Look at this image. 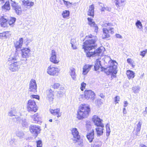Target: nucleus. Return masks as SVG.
Instances as JSON below:
<instances>
[{
    "instance_id": "61",
    "label": "nucleus",
    "mask_w": 147,
    "mask_h": 147,
    "mask_svg": "<svg viewBox=\"0 0 147 147\" xmlns=\"http://www.w3.org/2000/svg\"><path fill=\"white\" fill-rule=\"evenodd\" d=\"M116 37L118 38L121 39L122 38V36L119 34H116Z\"/></svg>"
},
{
    "instance_id": "60",
    "label": "nucleus",
    "mask_w": 147,
    "mask_h": 147,
    "mask_svg": "<svg viewBox=\"0 0 147 147\" xmlns=\"http://www.w3.org/2000/svg\"><path fill=\"white\" fill-rule=\"evenodd\" d=\"M144 116H145L147 114V107H145V111H144L143 113Z\"/></svg>"
},
{
    "instance_id": "44",
    "label": "nucleus",
    "mask_w": 147,
    "mask_h": 147,
    "mask_svg": "<svg viewBox=\"0 0 147 147\" xmlns=\"http://www.w3.org/2000/svg\"><path fill=\"white\" fill-rule=\"evenodd\" d=\"M69 11L65 10L62 13L63 17L65 18L69 16Z\"/></svg>"
},
{
    "instance_id": "3",
    "label": "nucleus",
    "mask_w": 147,
    "mask_h": 147,
    "mask_svg": "<svg viewBox=\"0 0 147 147\" xmlns=\"http://www.w3.org/2000/svg\"><path fill=\"white\" fill-rule=\"evenodd\" d=\"M115 63L109 65V66L107 68H103V71L107 75L111 74L112 79L115 77V75L117 73V65Z\"/></svg>"
},
{
    "instance_id": "34",
    "label": "nucleus",
    "mask_w": 147,
    "mask_h": 147,
    "mask_svg": "<svg viewBox=\"0 0 147 147\" xmlns=\"http://www.w3.org/2000/svg\"><path fill=\"white\" fill-rule=\"evenodd\" d=\"M102 144L101 142L98 141L97 142H93L91 144V147H101Z\"/></svg>"
},
{
    "instance_id": "39",
    "label": "nucleus",
    "mask_w": 147,
    "mask_h": 147,
    "mask_svg": "<svg viewBox=\"0 0 147 147\" xmlns=\"http://www.w3.org/2000/svg\"><path fill=\"white\" fill-rule=\"evenodd\" d=\"M16 136L20 138H22L24 136L23 132L21 131L18 130L16 132Z\"/></svg>"
},
{
    "instance_id": "27",
    "label": "nucleus",
    "mask_w": 147,
    "mask_h": 147,
    "mask_svg": "<svg viewBox=\"0 0 147 147\" xmlns=\"http://www.w3.org/2000/svg\"><path fill=\"white\" fill-rule=\"evenodd\" d=\"M32 117L34 123H37L41 120V118L38 113L32 115Z\"/></svg>"
},
{
    "instance_id": "50",
    "label": "nucleus",
    "mask_w": 147,
    "mask_h": 147,
    "mask_svg": "<svg viewBox=\"0 0 147 147\" xmlns=\"http://www.w3.org/2000/svg\"><path fill=\"white\" fill-rule=\"evenodd\" d=\"M37 143V147H42V143L41 140H39L36 141Z\"/></svg>"
},
{
    "instance_id": "19",
    "label": "nucleus",
    "mask_w": 147,
    "mask_h": 147,
    "mask_svg": "<svg viewBox=\"0 0 147 147\" xmlns=\"http://www.w3.org/2000/svg\"><path fill=\"white\" fill-rule=\"evenodd\" d=\"M94 69L95 71L98 70L100 68H101V71H103V68L101 64V61L99 59H97L95 61V64L94 66Z\"/></svg>"
},
{
    "instance_id": "9",
    "label": "nucleus",
    "mask_w": 147,
    "mask_h": 147,
    "mask_svg": "<svg viewBox=\"0 0 147 147\" xmlns=\"http://www.w3.org/2000/svg\"><path fill=\"white\" fill-rule=\"evenodd\" d=\"M59 71L58 68L55 67L52 65H50L47 69V73L50 75L55 76L57 74Z\"/></svg>"
},
{
    "instance_id": "6",
    "label": "nucleus",
    "mask_w": 147,
    "mask_h": 147,
    "mask_svg": "<svg viewBox=\"0 0 147 147\" xmlns=\"http://www.w3.org/2000/svg\"><path fill=\"white\" fill-rule=\"evenodd\" d=\"M30 132L35 137H36L40 133L41 129L40 127L36 125H31L29 127Z\"/></svg>"
},
{
    "instance_id": "23",
    "label": "nucleus",
    "mask_w": 147,
    "mask_h": 147,
    "mask_svg": "<svg viewBox=\"0 0 147 147\" xmlns=\"http://www.w3.org/2000/svg\"><path fill=\"white\" fill-rule=\"evenodd\" d=\"M50 111L51 114L54 115H57L58 117H60L61 115V113H60L59 109L58 108L54 110L50 109Z\"/></svg>"
},
{
    "instance_id": "25",
    "label": "nucleus",
    "mask_w": 147,
    "mask_h": 147,
    "mask_svg": "<svg viewBox=\"0 0 147 147\" xmlns=\"http://www.w3.org/2000/svg\"><path fill=\"white\" fill-rule=\"evenodd\" d=\"M102 30L103 34L102 36V38L103 39H105L110 37V35L109 34V30L107 28H103Z\"/></svg>"
},
{
    "instance_id": "32",
    "label": "nucleus",
    "mask_w": 147,
    "mask_h": 147,
    "mask_svg": "<svg viewBox=\"0 0 147 147\" xmlns=\"http://www.w3.org/2000/svg\"><path fill=\"white\" fill-rule=\"evenodd\" d=\"M127 75L129 79L133 78L135 76V73L132 71L128 70L127 71Z\"/></svg>"
},
{
    "instance_id": "47",
    "label": "nucleus",
    "mask_w": 147,
    "mask_h": 147,
    "mask_svg": "<svg viewBox=\"0 0 147 147\" xmlns=\"http://www.w3.org/2000/svg\"><path fill=\"white\" fill-rule=\"evenodd\" d=\"M15 111L14 110H12L9 111L8 115L9 116L11 117L12 116H15Z\"/></svg>"
},
{
    "instance_id": "63",
    "label": "nucleus",
    "mask_w": 147,
    "mask_h": 147,
    "mask_svg": "<svg viewBox=\"0 0 147 147\" xmlns=\"http://www.w3.org/2000/svg\"><path fill=\"white\" fill-rule=\"evenodd\" d=\"M71 47L73 48V49H77V47L76 46V44H71Z\"/></svg>"
},
{
    "instance_id": "48",
    "label": "nucleus",
    "mask_w": 147,
    "mask_h": 147,
    "mask_svg": "<svg viewBox=\"0 0 147 147\" xmlns=\"http://www.w3.org/2000/svg\"><path fill=\"white\" fill-rule=\"evenodd\" d=\"M88 20L89 22V24L90 26H92V25L95 24V22L92 21V19L91 18H88Z\"/></svg>"
},
{
    "instance_id": "15",
    "label": "nucleus",
    "mask_w": 147,
    "mask_h": 147,
    "mask_svg": "<svg viewBox=\"0 0 147 147\" xmlns=\"http://www.w3.org/2000/svg\"><path fill=\"white\" fill-rule=\"evenodd\" d=\"M51 55L50 61L55 64L58 63L59 61L57 59L56 52L54 50H53L51 51Z\"/></svg>"
},
{
    "instance_id": "54",
    "label": "nucleus",
    "mask_w": 147,
    "mask_h": 147,
    "mask_svg": "<svg viewBox=\"0 0 147 147\" xmlns=\"http://www.w3.org/2000/svg\"><path fill=\"white\" fill-rule=\"evenodd\" d=\"M64 3L67 7L70 6L71 4L69 2L66 1L65 0H63Z\"/></svg>"
},
{
    "instance_id": "1",
    "label": "nucleus",
    "mask_w": 147,
    "mask_h": 147,
    "mask_svg": "<svg viewBox=\"0 0 147 147\" xmlns=\"http://www.w3.org/2000/svg\"><path fill=\"white\" fill-rule=\"evenodd\" d=\"M90 111V109L88 104L80 106L77 113V117L79 119H82L87 117Z\"/></svg>"
},
{
    "instance_id": "46",
    "label": "nucleus",
    "mask_w": 147,
    "mask_h": 147,
    "mask_svg": "<svg viewBox=\"0 0 147 147\" xmlns=\"http://www.w3.org/2000/svg\"><path fill=\"white\" fill-rule=\"evenodd\" d=\"M140 89L139 87L137 86L133 87L132 89L135 93H136L139 92Z\"/></svg>"
},
{
    "instance_id": "58",
    "label": "nucleus",
    "mask_w": 147,
    "mask_h": 147,
    "mask_svg": "<svg viewBox=\"0 0 147 147\" xmlns=\"http://www.w3.org/2000/svg\"><path fill=\"white\" fill-rule=\"evenodd\" d=\"M92 26L94 27L95 32H96L98 31V27L97 26V25L95 23V24L92 25Z\"/></svg>"
},
{
    "instance_id": "38",
    "label": "nucleus",
    "mask_w": 147,
    "mask_h": 147,
    "mask_svg": "<svg viewBox=\"0 0 147 147\" xmlns=\"http://www.w3.org/2000/svg\"><path fill=\"white\" fill-rule=\"evenodd\" d=\"M10 35V33L9 31L4 32L0 33V37H4L5 38L9 37Z\"/></svg>"
},
{
    "instance_id": "57",
    "label": "nucleus",
    "mask_w": 147,
    "mask_h": 147,
    "mask_svg": "<svg viewBox=\"0 0 147 147\" xmlns=\"http://www.w3.org/2000/svg\"><path fill=\"white\" fill-rule=\"evenodd\" d=\"M76 41L75 39H71L70 41V43L71 44H76Z\"/></svg>"
},
{
    "instance_id": "53",
    "label": "nucleus",
    "mask_w": 147,
    "mask_h": 147,
    "mask_svg": "<svg viewBox=\"0 0 147 147\" xmlns=\"http://www.w3.org/2000/svg\"><path fill=\"white\" fill-rule=\"evenodd\" d=\"M86 85V84L84 82H82L81 84V86L80 87V89L82 91H83L84 90V89L85 88Z\"/></svg>"
},
{
    "instance_id": "12",
    "label": "nucleus",
    "mask_w": 147,
    "mask_h": 147,
    "mask_svg": "<svg viewBox=\"0 0 147 147\" xmlns=\"http://www.w3.org/2000/svg\"><path fill=\"white\" fill-rule=\"evenodd\" d=\"M84 95L86 99H90L93 100L94 98L95 94L92 90H88L85 91Z\"/></svg>"
},
{
    "instance_id": "4",
    "label": "nucleus",
    "mask_w": 147,
    "mask_h": 147,
    "mask_svg": "<svg viewBox=\"0 0 147 147\" xmlns=\"http://www.w3.org/2000/svg\"><path fill=\"white\" fill-rule=\"evenodd\" d=\"M72 134L73 137L72 139L74 143L78 142V145L80 147H82L83 146V140L80 139V136L77 129L73 128L71 130Z\"/></svg>"
},
{
    "instance_id": "62",
    "label": "nucleus",
    "mask_w": 147,
    "mask_h": 147,
    "mask_svg": "<svg viewBox=\"0 0 147 147\" xmlns=\"http://www.w3.org/2000/svg\"><path fill=\"white\" fill-rule=\"evenodd\" d=\"M104 9H105V10L108 11H110L111 10V8L110 7H104Z\"/></svg>"
},
{
    "instance_id": "2",
    "label": "nucleus",
    "mask_w": 147,
    "mask_h": 147,
    "mask_svg": "<svg viewBox=\"0 0 147 147\" xmlns=\"http://www.w3.org/2000/svg\"><path fill=\"white\" fill-rule=\"evenodd\" d=\"M86 37L92 38V39L86 40L84 42L82 45V49H84L85 51L86 50H90L94 49L95 47L94 44L97 40V38L96 36H93L91 34L87 36Z\"/></svg>"
},
{
    "instance_id": "16",
    "label": "nucleus",
    "mask_w": 147,
    "mask_h": 147,
    "mask_svg": "<svg viewBox=\"0 0 147 147\" xmlns=\"http://www.w3.org/2000/svg\"><path fill=\"white\" fill-rule=\"evenodd\" d=\"M142 124V122L141 121H139L134 127V132L137 136H138L140 134Z\"/></svg>"
},
{
    "instance_id": "42",
    "label": "nucleus",
    "mask_w": 147,
    "mask_h": 147,
    "mask_svg": "<svg viewBox=\"0 0 147 147\" xmlns=\"http://www.w3.org/2000/svg\"><path fill=\"white\" fill-rule=\"evenodd\" d=\"M136 26L137 27L140 29H141L142 28V24L140 20H137V21L136 23Z\"/></svg>"
},
{
    "instance_id": "21",
    "label": "nucleus",
    "mask_w": 147,
    "mask_h": 147,
    "mask_svg": "<svg viewBox=\"0 0 147 147\" xmlns=\"http://www.w3.org/2000/svg\"><path fill=\"white\" fill-rule=\"evenodd\" d=\"M18 58V55L17 52H16L12 54L8 59V61L14 62V61L17 60Z\"/></svg>"
},
{
    "instance_id": "22",
    "label": "nucleus",
    "mask_w": 147,
    "mask_h": 147,
    "mask_svg": "<svg viewBox=\"0 0 147 147\" xmlns=\"http://www.w3.org/2000/svg\"><path fill=\"white\" fill-rule=\"evenodd\" d=\"M94 131L93 129H92L90 132L87 134L86 137L90 142L93 141L94 138Z\"/></svg>"
},
{
    "instance_id": "28",
    "label": "nucleus",
    "mask_w": 147,
    "mask_h": 147,
    "mask_svg": "<svg viewBox=\"0 0 147 147\" xmlns=\"http://www.w3.org/2000/svg\"><path fill=\"white\" fill-rule=\"evenodd\" d=\"M94 6L93 4H92L89 6L88 13V16L93 17L94 16Z\"/></svg>"
},
{
    "instance_id": "49",
    "label": "nucleus",
    "mask_w": 147,
    "mask_h": 147,
    "mask_svg": "<svg viewBox=\"0 0 147 147\" xmlns=\"http://www.w3.org/2000/svg\"><path fill=\"white\" fill-rule=\"evenodd\" d=\"M113 26L112 24L111 23H103L102 24V27H106L108 28V27H110V26Z\"/></svg>"
},
{
    "instance_id": "59",
    "label": "nucleus",
    "mask_w": 147,
    "mask_h": 147,
    "mask_svg": "<svg viewBox=\"0 0 147 147\" xmlns=\"http://www.w3.org/2000/svg\"><path fill=\"white\" fill-rule=\"evenodd\" d=\"M108 28H109V30L111 34H113L114 33V29L113 28L110 26Z\"/></svg>"
},
{
    "instance_id": "64",
    "label": "nucleus",
    "mask_w": 147,
    "mask_h": 147,
    "mask_svg": "<svg viewBox=\"0 0 147 147\" xmlns=\"http://www.w3.org/2000/svg\"><path fill=\"white\" fill-rule=\"evenodd\" d=\"M124 107H125L127 106V105H128V103L127 101H125L124 102Z\"/></svg>"
},
{
    "instance_id": "52",
    "label": "nucleus",
    "mask_w": 147,
    "mask_h": 147,
    "mask_svg": "<svg viewBox=\"0 0 147 147\" xmlns=\"http://www.w3.org/2000/svg\"><path fill=\"white\" fill-rule=\"evenodd\" d=\"M147 52V49H146L145 50H144L141 52H140V55L142 56L143 57H144L145 55L146 54Z\"/></svg>"
},
{
    "instance_id": "36",
    "label": "nucleus",
    "mask_w": 147,
    "mask_h": 147,
    "mask_svg": "<svg viewBox=\"0 0 147 147\" xmlns=\"http://www.w3.org/2000/svg\"><path fill=\"white\" fill-rule=\"evenodd\" d=\"M22 3L23 5L25 6L32 7L34 5V3L32 2H30L29 1L24 0L22 1Z\"/></svg>"
},
{
    "instance_id": "45",
    "label": "nucleus",
    "mask_w": 147,
    "mask_h": 147,
    "mask_svg": "<svg viewBox=\"0 0 147 147\" xmlns=\"http://www.w3.org/2000/svg\"><path fill=\"white\" fill-rule=\"evenodd\" d=\"M60 86V85L58 83H55L54 84L51 85V87L54 89L59 88Z\"/></svg>"
},
{
    "instance_id": "37",
    "label": "nucleus",
    "mask_w": 147,
    "mask_h": 147,
    "mask_svg": "<svg viewBox=\"0 0 147 147\" xmlns=\"http://www.w3.org/2000/svg\"><path fill=\"white\" fill-rule=\"evenodd\" d=\"M13 9L15 11L16 13L18 15H20L22 13V10L20 5L17 7Z\"/></svg>"
},
{
    "instance_id": "43",
    "label": "nucleus",
    "mask_w": 147,
    "mask_h": 147,
    "mask_svg": "<svg viewBox=\"0 0 147 147\" xmlns=\"http://www.w3.org/2000/svg\"><path fill=\"white\" fill-rule=\"evenodd\" d=\"M16 18L14 17H11L8 22V25H11L13 24L15 22Z\"/></svg>"
},
{
    "instance_id": "35",
    "label": "nucleus",
    "mask_w": 147,
    "mask_h": 147,
    "mask_svg": "<svg viewBox=\"0 0 147 147\" xmlns=\"http://www.w3.org/2000/svg\"><path fill=\"white\" fill-rule=\"evenodd\" d=\"M70 75L73 80L76 79V75L75 73V70L73 67L70 69Z\"/></svg>"
},
{
    "instance_id": "51",
    "label": "nucleus",
    "mask_w": 147,
    "mask_h": 147,
    "mask_svg": "<svg viewBox=\"0 0 147 147\" xmlns=\"http://www.w3.org/2000/svg\"><path fill=\"white\" fill-rule=\"evenodd\" d=\"M127 62L129 64L131 65L133 67H134L133 66H134L133 65V60L131 58H128L127 59Z\"/></svg>"
},
{
    "instance_id": "26",
    "label": "nucleus",
    "mask_w": 147,
    "mask_h": 147,
    "mask_svg": "<svg viewBox=\"0 0 147 147\" xmlns=\"http://www.w3.org/2000/svg\"><path fill=\"white\" fill-rule=\"evenodd\" d=\"M103 127H98L96 128V131L97 136H99L102 135L103 133V130L104 129Z\"/></svg>"
},
{
    "instance_id": "14",
    "label": "nucleus",
    "mask_w": 147,
    "mask_h": 147,
    "mask_svg": "<svg viewBox=\"0 0 147 147\" xmlns=\"http://www.w3.org/2000/svg\"><path fill=\"white\" fill-rule=\"evenodd\" d=\"M0 24L3 27H7L8 26V20L6 16H0Z\"/></svg>"
},
{
    "instance_id": "20",
    "label": "nucleus",
    "mask_w": 147,
    "mask_h": 147,
    "mask_svg": "<svg viewBox=\"0 0 147 147\" xmlns=\"http://www.w3.org/2000/svg\"><path fill=\"white\" fill-rule=\"evenodd\" d=\"M53 91L51 89L47 91V98L48 99L50 102H52L53 98Z\"/></svg>"
},
{
    "instance_id": "40",
    "label": "nucleus",
    "mask_w": 147,
    "mask_h": 147,
    "mask_svg": "<svg viewBox=\"0 0 147 147\" xmlns=\"http://www.w3.org/2000/svg\"><path fill=\"white\" fill-rule=\"evenodd\" d=\"M10 3L13 9L19 5H18V3H16L14 0H10Z\"/></svg>"
},
{
    "instance_id": "5",
    "label": "nucleus",
    "mask_w": 147,
    "mask_h": 147,
    "mask_svg": "<svg viewBox=\"0 0 147 147\" xmlns=\"http://www.w3.org/2000/svg\"><path fill=\"white\" fill-rule=\"evenodd\" d=\"M7 63L9 66L8 67L9 69L12 72L18 71L20 67V63L19 61H7Z\"/></svg>"
},
{
    "instance_id": "10",
    "label": "nucleus",
    "mask_w": 147,
    "mask_h": 147,
    "mask_svg": "<svg viewBox=\"0 0 147 147\" xmlns=\"http://www.w3.org/2000/svg\"><path fill=\"white\" fill-rule=\"evenodd\" d=\"M92 120L96 125L97 126L104 127L103 124L102 123V120L97 115H94L93 117Z\"/></svg>"
},
{
    "instance_id": "18",
    "label": "nucleus",
    "mask_w": 147,
    "mask_h": 147,
    "mask_svg": "<svg viewBox=\"0 0 147 147\" xmlns=\"http://www.w3.org/2000/svg\"><path fill=\"white\" fill-rule=\"evenodd\" d=\"M125 0H115V3L118 10H121L123 8L121 7L123 5Z\"/></svg>"
},
{
    "instance_id": "41",
    "label": "nucleus",
    "mask_w": 147,
    "mask_h": 147,
    "mask_svg": "<svg viewBox=\"0 0 147 147\" xmlns=\"http://www.w3.org/2000/svg\"><path fill=\"white\" fill-rule=\"evenodd\" d=\"M106 136L107 137H108L109 136L111 132L109 123H107V124L106 125Z\"/></svg>"
},
{
    "instance_id": "56",
    "label": "nucleus",
    "mask_w": 147,
    "mask_h": 147,
    "mask_svg": "<svg viewBox=\"0 0 147 147\" xmlns=\"http://www.w3.org/2000/svg\"><path fill=\"white\" fill-rule=\"evenodd\" d=\"M120 100V97L119 96H116L115 97V104L118 103V101Z\"/></svg>"
},
{
    "instance_id": "11",
    "label": "nucleus",
    "mask_w": 147,
    "mask_h": 147,
    "mask_svg": "<svg viewBox=\"0 0 147 147\" xmlns=\"http://www.w3.org/2000/svg\"><path fill=\"white\" fill-rule=\"evenodd\" d=\"M21 52V55L22 57L25 58V61L27 60V57H28L30 55V50L29 49L25 48L20 50Z\"/></svg>"
},
{
    "instance_id": "24",
    "label": "nucleus",
    "mask_w": 147,
    "mask_h": 147,
    "mask_svg": "<svg viewBox=\"0 0 147 147\" xmlns=\"http://www.w3.org/2000/svg\"><path fill=\"white\" fill-rule=\"evenodd\" d=\"M92 66V65H84L83 69V74L84 75L86 74L90 69Z\"/></svg>"
},
{
    "instance_id": "13",
    "label": "nucleus",
    "mask_w": 147,
    "mask_h": 147,
    "mask_svg": "<svg viewBox=\"0 0 147 147\" xmlns=\"http://www.w3.org/2000/svg\"><path fill=\"white\" fill-rule=\"evenodd\" d=\"M36 87L37 85L35 80L34 79H31L29 84V91L33 92H36Z\"/></svg>"
},
{
    "instance_id": "29",
    "label": "nucleus",
    "mask_w": 147,
    "mask_h": 147,
    "mask_svg": "<svg viewBox=\"0 0 147 147\" xmlns=\"http://www.w3.org/2000/svg\"><path fill=\"white\" fill-rule=\"evenodd\" d=\"M9 145L12 147H15L17 144V140L14 138H11L8 143Z\"/></svg>"
},
{
    "instance_id": "17",
    "label": "nucleus",
    "mask_w": 147,
    "mask_h": 147,
    "mask_svg": "<svg viewBox=\"0 0 147 147\" xmlns=\"http://www.w3.org/2000/svg\"><path fill=\"white\" fill-rule=\"evenodd\" d=\"M23 41V38H20L19 41L16 42L14 43L15 47L16 48V52L20 50V49L22 45Z\"/></svg>"
},
{
    "instance_id": "33",
    "label": "nucleus",
    "mask_w": 147,
    "mask_h": 147,
    "mask_svg": "<svg viewBox=\"0 0 147 147\" xmlns=\"http://www.w3.org/2000/svg\"><path fill=\"white\" fill-rule=\"evenodd\" d=\"M2 9L6 10H9L10 9V2L9 1H7L5 4L2 6Z\"/></svg>"
},
{
    "instance_id": "31",
    "label": "nucleus",
    "mask_w": 147,
    "mask_h": 147,
    "mask_svg": "<svg viewBox=\"0 0 147 147\" xmlns=\"http://www.w3.org/2000/svg\"><path fill=\"white\" fill-rule=\"evenodd\" d=\"M104 61L106 63L108 62L109 64H113L115 63L116 64L117 63L116 61L112 60L110 57H105L104 59Z\"/></svg>"
},
{
    "instance_id": "30",
    "label": "nucleus",
    "mask_w": 147,
    "mask_h": 147,
    "mask_svg": "<svg viewBox=\"0 0 147 147\" xmlns=\"http://www.w3.org/2000/svg\"><path fill=\"white\" fill-rule=\"evenodd\" d=\"M21 123L23 127H27L29 125V122L26 119H21Z\"/></svg>"
},
{
    "instance_id": "8",
    "label": "nucleus",
    "mask_w": 147,
    "mask_h": 147,
    "mask_svg": "<svg viewBox=\"0 0 147 147\" xmlns=\"http://www.w3.org/2000/svg\"><path fill=\"white\" fill-rule=\"evenodd\" d=\"M84 51L86 53L87 57H93L97 55H99L102 51V50L100 47L94 50V52H90L89 50H86V51L84 50Z\"/></svg>"
},
{
    "instance_id": "7",
    "label": "nucleus",
    "mask_w": 147,
    "mask_h": 147,
    "mask_svg": "<svg viewBox=\"0 0 147 147\" xmlns=\"http://www.w3.org/2000/svg\"><path fill=\"white\" fill-rule=\"evenodd\" d=\"M27 108L28 111L29 112L33 111L35 112L37 110L35 102L32 100H28Z\"/></svg>"
},
{
    "instance_id": "55",
    "label": "nucleus",
    "mask_w": 147,
    "mask_h": 147,
    "mask_svg": "<svg viewBox=\"0 0 147 147\" xmlns=\"http://www.w3.org/2000/svg\"><path fill=\"white\" fill-rule=\"evenodd\" d=\"M30 97L31 98H36L38 100L40 98L39 96L38 95H31Z\"/></svg>"
}]
</instances>
